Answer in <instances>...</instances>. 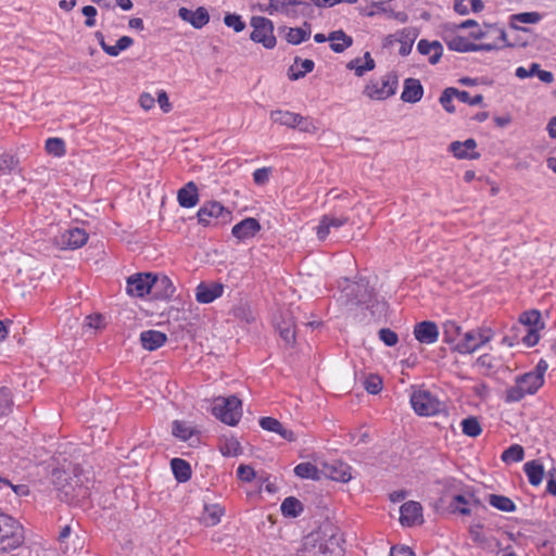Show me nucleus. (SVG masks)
Segmentation results:
<instances>
[{"instance_id":"f257e3e1","label":"nucleus","mask_w":556,"mask_h":556,"mask_svg":"<svg viewBox=\"0 0 556 556\" xmlns=\"http://www.w3.org/2000/svg\"><path fill=\"white\" fill-rule=\"evenodd\" d=\"M24 529L13 517L0 511V554L10 553L24 543Z\"/></svg>"},{"instance_id":"f03ea898","label":"nucleus","mask_w":556,"mask_h":556,"mask_svg":"<svg viewBox=\"0 0 556 556\" xmlns=\"http://www.w3.org/2000/svg\"><path fill=\"white\" fill-rule=\"evenodd\" d=\"M543 383L544 378H540L531 371L517 376L515 384L505 390L504 401L506 403L519 402L526 395L536 393Z\"/></svg>"},{"instance_id":"7ed1b4c3","label":"nucleus","mask_w":556,"mask_h":556,"mask_svg":"<svg viewBox=\"0 0 556 556\" xmlns=\"http://www.w3.org/2000/svg\"><path fill=\"white\" fill-rule=\"evenodd\" d=\"M213 415L228 426H236L242 416V403L236 395L217 397L212 407Z\"/></svg>"},{"instance_id":"20e7f679","label":"nucleus","mask_w":556,"mask_h":556,"mask_svg":"<svg viewBox=\"0 0 556 556\" xmlns=\"http://www.w3.org/2000/svg\"><path fill=\"white\" fill-rule=\"evenodd\" d=\"M397 87V74L395 72H389L379 79L369 80L363 92L371 100L382 101L394 96Z\"/></svg>"},{"instance_id":"39448f33","label":"nucleus","mask_w":556,"mask_h":556,"mask_svg":"<svg viewBox=\"0 0 556 556\" xmlns=\"http://www.w3.org/2000/svg\"><path fill=\"white\" fill-rule=\"evenodd\" d=\"M493 339V331L490 328H476L467 331L452 350L460 354H471L485 345Z\"/></svg>"},{"instance_id":"423d86ee","label":"nucleus","mask_w":556,"mask_h":556,"mask_svg":"<svg viewBox=\"0 0 556 556\" xmlns=\"http://www.w3.org/2000/svg\"><path fill=\"white\" fill-rule=\"evenodd\" d=\"M410 404L420 416H434L443 410L444 405L427 390H416L410 395Z\"/></svg>"},{"instance_id":"0eeeda50","label":"nucleus","mask_w":556,"mask_h":556,"mask_svg":"<svg viewBox=\"0 0 556 556\" xmlns=\"http://www.w3.org/2000/svg\"><path fill=\"white\" fill-rule=\"evenodd\" d=\"M253 30L250 35L251 40L262 43L266 49H273L276 46L273 22L263 16H253L251 18Z\"/></svg>"},{"instance_id":"6e6552de","label":"nucleus","mask_w":556,"mask_h":556,"mask_svg":"<svg viewBox=\"0 0 556 556\" xmlns=\"http://www.w3.org/2000/svg\"><path fill=\"white\" fill-rule=\"evenodd\" d=\"M274 326L285 344L293 348L296 341L295 320L290 311H282L274 319Z\"/></svg>"},{"instance_id":"1a4fd4ad","label":"nucleus","mask_w":556,"mask_h":556,"mask_svg":"<svg viewBox=\"0 0 556 556\" xmlns=\"http://www.w3.org/2000/svg\"><path fill=\"white\" fill-rule=\"evenodd\" d=\"M199 223L203 226H208L213 218H220L223 223L227 222L231 212L225 208V206L217 201L205 202L197 213Z\"/></svg>"},{"instance_id":"9d476101","label":"nucleus","mask_w":556,"mask_h":556,"mask_svg":"<svg viewBox=\"0 0 556 556\" xmlns=\"http://www.w3.org/2000/svg\"><path fill=\"white\" fill-rule=\"evenodd\" d=\"M154 276L152 274H136L127 279V293L131 296L142 298L153 290Z\"/></svg>"},{"instance_id":"9b49d317","label":"nucleus","mask_w":556,"mask_h":556,"mask_svg":"<svg viewBox=\"0 0 556 556\" xmlns=\"http://www.w3.org/2000/svg\"><path fill=\"white\" fill-rule=\"evenodd\" d=\"M400 521L406 527L422 523L424 517L421 504L415 501L404 503L400 508Z\"/></svg>"},{"instance_id":"f8f14e48","label":"nucleus","mask_w":556,"mask_h":556,"mask_svg":"<svg viewBox=\"0 0 556 556\" xmlns=\"http://www.w3.org/2000/svg\"><path fill=\"white\" fill-rule=\"evenodd\" d=\"M415 339L421 344H433L439 339V328L434 321L424 320L414 326Z\"/></svg>"},{"instance_id":"ddd939ff","label":"nucleus","mask_w":556,"mask_h":556,"mask_svg":"<svg viewBox=\"0 0 556 556\" xmlns=\"http://www.w3.org/2000/svg\"><path fill=\"white\" fill-rule=\"evenodd\" d=\"M88 238L89 235L85 229L74 227L67 229L61 235L59 244L64 249L76 250L85 245L88 241Z\"/></svg>"},{"instance_id":"4468645a","label":"nucleus","mask_w":556,"mask_h":556,"mask_svg":"<svg viewBox=\"0 0 556 556\" xmlns=\"http://www.w3.org/2000/svg\"><path fill=\"white\" fill-rule=\"evenodd\" d=\"M477 142L475 139L469 138L465 141H453L448 151L453 153V155L459 160H478L480 157V153L476 151Z\"/></svg>"},{"instance_id":"2eb2a0df","label":"nucleus","mask_w":556,"mask_h":556,"mask_svg":"<svg viewBox=\"0 0 556 556\" xmlns=\"http://www.w3.org/2000/svg\"><path fill=\"white\" fill-rule=\"evenodd\" d=\"M178 16L182 21L190 23L197 29H201L210 22V14L204 7H199L195 11L180 8L178 10Z\"/></svg>"},{"instance_id":"dca6fc26","label":"nucleus","mask_w":556,"mask_h":556,"mask_svg":"<svg viewBox=\"0 0 556 556\" xmlns=\"http://www.w3.org/2000/svg\"><path fill=\"white\" fill-rule=\"evenodd\" d=\"M351 466L341 460H333L324 465V473L331 480L348 482L352 479Z\"/></svg>"},{"instance_id":"f3484780","label":"nucleus","mask_w":556,"mask_h":556,"mask_svg":"<svg viewBox=\"0 0 556 556\" xmlns=\"http://www.w3.org/2000/svg\"><path fill=\"white\" fill-rule=\"evenodd\" d=\"M480 505V501L475 497L473 494H457L453 496V500L450 504V508L453 513H458L464 516H469L471 514V508Z\"/></svg>"},{"instance_id":"a211bd4d","label":"nucleus","mask_w":556,"mask_h":556,"mask_svg":"<svg viewBox=\"0 0 556 556\" xmlns=\"http://www.w3.org/2000/svg\"><path fill=\"white\" fill-rule=\"evenodd\" d=\"M261 230V225L257 219L247 217L232 227L231 233L239 240H247L253 238Z\"/></svg>"},{"instance_id":"6ab92c4d","label":"nucleus","mask_w":556,"mask_h":556,"mask_svg":"<svg viewBox=\"0 0 556 556\" xmlns=\"http://www.w3.org/2000/svg\"><path fill=\"white\" fill-rule=\"evenodd\" d=\"M224 287L220 283L206 285L201 282L195 289V300L208 304L222 296Z\"/></svg>"},{"instance_id":"aec40b11","label":"nucleus","mask_w":556,"mask_h":556,"mask_svg":"<svg viewBox=\"0 0 556 556\" xmlns=\"http://www.w3.org/2000/svg\"><path fill=\"white\" fill-rule=\"evenodd\" d=\"M424 96V87L419 79L406 78L401 94V100L406 103H417Z\"/></svg>"},{"instance_id":"412c9836","label":"nucleus","mask_w":556,"mask_h":556,"mask_svg":"<svg viewBox=\"0 0 556 556\" xmlns=\"http://www.w3.org/2000/svg\"><path fill=\"white\" fill-rule=\"evenodd\" d=\"M177 201L181 207L191 208L199 202V189L193 181L187 182L177 192Z\"/></svg>"},{"instance_id":"4be33fe9","label":"nucleus","mask_w":556,"mask_h":556,"mask_svg":"<svg viewBox=\"0 0 556 556\" xmlns=\"http://www.w3.org/2000/svg\"><path fill=\"white\" fill-rule=\"evenodd\" d=\"M349 222V218L345 216H333V215H324L317 226V237L319 240H325L330 233L331 228H340L344 226Z\"/></svg>"},{"instance_id":"5701e85b","label":"nucleus","mask_w":556,"mask_h":556,"mask_svg":"<svg viewBox=\"0 0 556 556\" xmlns=\"http://www.w3.org/2000/svg\"><path fill=\"white\" fill-rule=\"evenodd\" d=\"M417 51L422 55H429L430 64H437L443 54V46L440 41H429L420 39L417 43Z\"/></svg>"},{"instance_id":"b1692460","label":"nucleus","mask_w":556,"mask_h":556,"mask_svg":"<svg viewBox=\"0 0 556 556\" xmlns=\"http://www.w3.org/2000/svg\"><path fill=\"white\" fill-rule=\"evenodd\" d=\"M140 341L143 349L155 351L165 344L167 336L159 330H146L141 332Z\"/></svg>"},{"instance_id":"393cba45","label":"nucleus","mask_w":556,"mask_h":556,"mask_svg":"<svg viewBox=\"0 0 556 556\" xmlns=\"http://www.w3.org/2000/svg\"><path fill=\"white\" fill-rule=\"evenodd\" d=\"M491 31H494L497 34V38L504 42V46H513L510 42L507 41V35L504 28L497 26L496 24H483V28H481L479 25L478 27H475L469 34V36L475 40H480L483 38H488L489 34Z\"/></svg>"},{"instance_id":"a878e982","label":"nucleus","mask_w":556,"mask_h":556,"mask_svg":"<svg viewBox=\"0 0 556 556\" xmlns=\"http://www.w3.org/2000/svg\"><path fill=\"white\" fill-rule=\"evenodd\" d=\"M260 426L267 431L278 433L281 438L287 441H294L295 434L292 430H289L283 427V425L276 418L273 417H262L260 419Z\"/></svg>"},{"instance_id":"bb28decb","label":"nucleus","mask_w":556,"mask_h":556,"mask_svg":"<svg viewBox=\"0 0 556 556\" xmlns=\"http://www.w3.org/2000/svg\"><path fill=\"white\" fill-rule=\"evenodd\" d=\"M346 298L350 302L355 304H365L370 299V293L364 283L349 282L344 289Z\"/></svg>"},{"instance_id":"cd10ccee","label":"nucleus","mask_w":556,"mask_h":556,"mask_svg":"<svg viewBox=\"0 0 556 556\" xmlns=\"http://www.w3.org/2000/svg\"><path fill=\"white\" fill-rule=\"evenodd\" d=\"M330 49L336 53H342L353 45V38L343 30H334L328 35Z\"/></svg>"},{"instance_id":"c85d7f7f","label":"nucleus","mask_w":556,"mask_h":556,"mask_svg":"<svg viewBox=\"0 0 556 556\" xmlns=\"http://www.w3.org/2000/svg\"><path fill=\"white\" fill-rule=\"evenodd\" d=\"M376 66L375 60L371 58L369 52L364 54V64L361 58L351 60L346 67L355 72V75L362 77L366 72L374 70Z\"/></svg>"},{"instance_id":"c756f323","label":"nucleus","mask_w":556,"mask_h":556,"mask_svg":"<svg viewBox=\"0 0 556 556\" xmlns=\"http://www.w3.org/2000/svg\"><path fill=\"white\" fill-rule=\"evenodd\" d=\"M291 7L308 8L309 4L306 1L300 0H269V7L267 8L266 11L270 15H273L275 12L290 14Z\"/></svg>"},{"instance_id":"7c9ffc66","label":"nucleus","mask_w":556,"mask_h":556,"mask_svg":"<svg viewBox=\"0 0 556 556\" xmlns=\"http://www.w3.org/2000/svg\"><path fill=\"white\" fill-rule=\"evenodd\" d=\"M170 468L175 479L178 482H187L190 480L192 470L190 464L182 458H173L170 460Z\"/></svg>"},{"instance_id":"2f4dec72","label":"nucleus","mask_w":556,"mask_h":556,"mask_svg":"<svg viewBox=\"0 0 556 556\" xmlns=\"http://www.w3.org/2000/svg\"><path fill=\"white\" fill-rule=\"evenodd\" d=\"M523 471L528 477L530 484L538 486L544 477L543 465L538 460H531L523 465Z\"/></svg>"},{"instance_id":"473e14b6","label":"nucleus","mask_w":556,"mask_h":556,"mask_svg":"<svg viewBox=\"0 0 556 556\" xmlns=\"http://www.w3.org/2000/svg\"><path fill=\"white\" fill-rule=\"evenodd\" d=\"M298 116H299V113L283 111V110H276L270 113V119L274 123L292 128V129L296 128Z\"/></svg>"},{"instance_id":"72a5a7b5","label":"nucleus","mask_w":556,"mask_h":556,"mask_svg":"<svg viewBox=\"0 0 556 556\" xmlns=\"http://www.w3.org/2000/svg\"><path fill=\"white\" fill-rule=\"evenodd\" d=\"M294 63L295 65H300V68L296 72L293 66L289 68L288 77L290 80H298L304 77L307 73H311L315 66L314 61L309 59L301 60L299 56L295 58Z\"/></svg>"},{"instance_id":"f704fd0d","label":"nucleus","mask_w":556,"mask_h":556,"mask_svg":"<svg viewBox=\"0 0 556 556\" xmlns=\"http://www.w3.org/2000/svg\"><path fill=\"white\" fill-rule=\"evenodd\" d=\"M281 513L285 517H298L303 511V504L295 497H286L280 506Z\"/></svg>"},{"instance_id":"c9c22d12","label":"nucleus","mask_w":556,"mask_h":556,"mask_svg":"<svg viewBox=\"0 0 556 556\" xmlns=\"http://www.w3.org/2000/svg\"><path fill=\"white\" fill-rule=\"evenodd\" d=\"M219 451L227 457L238 456L242 453L240 442L233 437L222 439L219 442Z\"/></svg>"},{"instance_id":"e433bc0d","label":"nucleus","mask_w":556,"mask_h":556,"mask_svg":"<svg viewBox=\"0 0 556 556\" xmlns=\"http://www.w3.org/2000/svg\"><path fill=\"white\" fill-rule=\"evenodd\" d=\"M447 47L452 51L456 52H475V43L470 42L467 38L463 36H455L448 40H445Z\"/></svg>"},{"instance_id":"4c0bfd02","label":"nucleus","mask_w":556,"mask_h":556,"mask_svg":"<svg viewBox=\"0 0 556 556\" xmlns=\"http://www.w3.org/2000/svg\"><path fill=\"white\" fill-rule=\"evenodd\" d=\"M294 473L302 479L319 480L320 471L312 463H301L294 467Z\"/></svg>"},{"instance_id":"58836bf2","label":"nucleus","mask_w":556,"mask_h":556,"mask_svg":"<svg viewBox=\"0 0 556 556\" xmlns=\"http://www.w3.org/2000/svg\"><path fill=\"white\" fill-rule=\"evenodd\" d=\"M489 503L491 506L505 513H513L517 508L515 503L509 497L504 495L491 494L489 497Z\"/></svg>"},{"instance_id":"ea45409f","label":"nucleus","mask_w":556,"mask_h":556,"mask_svg":"<svg viewBox=\"0 0 556 556\" xmlns=\"http://www.w3.org/2000/svg\"><path fill=\"white\" fill-rule=\"evenodd\" d=\"M224 514V509L218 505H210L205 506L204 515L202 520L205 526L213 527L216 526L220 521V517Z\"/></svg>"},{"instance_id":"a19ab883","label":"nucleus","mask_w":556,"mask_h":556,"mask_svg":"<svg viewBox=\"0 0 556 556\" xmlns=\"http://www.w3.org/2000/svg\"><path fill=\"white\" fill-rule=\"evenodd\" d=\"M462 327L453 321L447 320L443 325V337L444 342L447 344H454L457 343L456 340L460 336Z\"/></svg>"},{"instance_id":"79ce46f5","label":"nucleus","mask_w":556,"mask_h":556,"mask_svg":"<svg viewBox=\"0 0 556 556\" xmlns=\"http://www.w3.org/2000/svg\"><path fill=\"white\" fill-rule=\"evenodd\" d=\"M541 17H542L541 14L538 12L518 13V14L511 15L510 25L514 28L527 30L526 28L518 27L515 23L518 22V23H523V24H535L541 21Z\"/></svg>"},{"instance_id":"37998d69","label":"nucleus","mask_w":556,"mask_h":556,"mask_svg":"<svg viewBox=\"0 0 556 556\" xmlns=\"http://www.w3.org/2000/svg\"><path fill=\"white\" fill-rule=\"evenodd\" d=\"M460 425L463 433L470 438H477L482 432L481 425L477 417H467L462 421Z\"/></svg>"},{"instance_id":"c03bdc74","label":"nucleus","mask_w":556,"mask_h":556,"mask_svg":"<svg viewBox=\"0 0 556 556\" xmlns=\"http://www.w3.org/2000/svg\"><path fill=\"white\" fill-rule=\"evenodd\" d=\"M525 457V450L519 444H513L506 448L501 458L504 463H519Z\"/></svg>"},{"instance_id":"a18cd8bd","label":"nucleus","mask_w":556,"mask_h":556,"mask_svg":"<svg viewBox=\"0 0 556 556\" xmlns=\"http://www.w3.org/2000/svg\"><path fill=\"white\" fill-rule=\"evenodd\" d=\"M45 148L48 154L56 157H61L66 153L65 142L61 138L53 137L47 139Z\"/></svg>"},{"instance_id":"49530a36","label":"nucleus","mask_w":556,"mask_h":556,"mask_svg":"<svg viewBox=\"0 0 556 556\" xmlns=\"http://www.w3.org/2000/svg\"><path fill=\"white\" fill-rule=\"evenodd\" d=\"M153 289H160V295L163 298L172 296L175 291L173 283L167 276H154Z\"/></svg>"},{"instance_id":"de8ad7c7","label":"nucleus","mask_w":556,"mask_h":556,"mask_svg":"<svg viewBox=\"0 0 556 556\" xmlns=\"http://www.w3.org/2000/svg\"><path fill=\"white\" fill-rule=\"evenodd\" d=\"M519 321L522 325L528 326L529 328H539L540 329L539 325L541 323V313L536 309L523 312L519 317ZM542 327H543V324L541 325V328Z\"/></svg>"},{"instance_id":"09e8293b","label":"nucleus","mask_w":556,"mask_h":556,"mask_svg":"<svg viewBox=\"0 0 556 556\" xmlns=\"http://www.w3.org/2000/svg\"><path fill=\"white\" fill-rule=\"evenodd\" d=\"M18 160L9 153L0 154V175H10L17 166Z\"/></svg>"},{"instance_id":"8fccbe9b","label":"nucleus","mask_w":556,"mask_h":556,"mask_svg":"<svg viewBox=\"0 0 556 556\" xmlns=\"http://www.w3.org/2000/svg\"><path fill=\"white\" fill-rule=\"evenodd\" d=\"M457 89L454 87H448L443 90V92L440 96V103L444 108V110L448 113L455 112V106L453 105L452 101L454 98H456Z\"/></svg>"},{"instance_id":"3c124183","label":"nucleus","mask_w":556,"mask_h":556,"mask_svg":"<svg viewBox=\"0 0 556 556\" xmlns=\"http://www.w3.org/2000/svg\"><path fill=\"white\" fill-rule=\"evenodd\" d=\"M172 432L176 438L182 441H188L193 434L192 429L179 420L173 422Z\"/></svg>"},{"instance_id":"603ef678","label":"nucleus","mask_w":556,"mask_h":556,"mask_svg":"<svg viewBox=\"0 0 556 556\" xmlns=\"http://www.w3.org/2000/svg\"><path fill=\"white\" fill-rule=\"evenodd\" d=\"M309 36V33L301 27L289 28L286 35V39L291 45H300L305 41Z\"/></svg>"},{"instance_id":"864d4df0","label":"nucleus","mask_w":556,"mask_h":556,"mask_svg":"<svg viewBox=\"0 0 556 556\" xmlns=\"http://www.w3.org/2000/svg\"><path fill=\"white\" fill-rule=\"evenodd\" d=\"M296 128L307 134H315L317 131L315 121L309 116H303L301 114H299L296 119Z\"/></svg>"},{"instance_id":"5fc2aeb1","label":"nucleus","mask_w":556,"mask_h":556,"mask_svg":"<svg viewBox=\"0 0 556 556\" xmlns=\"http://www.w3.org/2000/svg\"><path fill=\"white\" fill-rule=\"evenodd\" d=\"M12 394L8 388H0V415H7L12 407Z\"/></svg>"},{"instance_id":"6e6d98bb","label":"nucleus","mask_w":556,"mask_h":556,"mask_svg":"<svg viewBox=\"0 0 556 556\" xmlns=\"http://www.w3.org/2000/svg\"><path fill=\"white\" fill-rule=\"evenodd\" d=\"M365 390L370 394H378L382 389V380L379 376L369 375L364 381Z\"/></svg>"},{"instance_id":"4d7b16f0","label":"nucleus","mask_w":556,"mask_h":556,"mask_svg":"<svg viewBox=\"0 0 556 556\" xmlns=\"http://www.w3.org/2000/svg\"><path fill=\"white\" fill-rule=\"evenodd\" d=\"M224 23L226 26L231 27L236 33L242 31L245 27V23L238 14H227L224 17Z\"/></svg>"},{"instance_id":"13d9d810","label":"nucleus","mask_w":556,"mask_h":556,"mask_svg":"<svg viewBox=\"0 0 556 556\" xmlns=\"http://www.w3.org/2000/svg\"><path fill=\"white\" fill-rule=\"evenodd\" d=\"M456 98L460 102L467 103L469 105H478V104L482 103V101H483V96L482 94H476V96L471 97L468 91L458 90V89H457V92H456Z\"/></svg>"},{"instance_id":"bf43d9fd","label":"nucleus","mask_w":556,"mask_h":556,"mask_svg":"<svg viewBox=\"0 0 556 556\" xmlns=\"http://www.w3.org/2000/svg\"><path fill=\"white\" fill-rule=\"evenodd\" d=\"M379 339L387 345V346H394L397 341L399 337L397 334L389 329V328H382L379 330Z\"/></svg>"},{"instance_id":"052dcab7","label":"nucleus","mask_w":556,"mask_h":556,"mask_svg":"<svg viewBox=\"0 0 556 556\" xmlns=\"http://www.w3.org/2000/svg\"><path fill=\"white\" fill-rule=\"evenodd\" d=\"M237 476L244 482H251L255 477V471L251 466L240 465L237 469Z\"/></svg>"},{"instance_id":"680f3d73","label":"nucleus","mask_w":556,"mask_h":556,"mask_svg":"<svg viewBox=\"0 0 556 556\" xmlns=\"http://www.w3.org/2000/svg\"><path fill=\"white\" fill-rule=\"evenodd\" d=\"M81 12L86 16L85 25L93 27L96 25L97 9L93 5H85Z\"/></svg>"},{"instance_id":"e2e57ef3","label":"nucleus","mask_w":556,"mask_h":556,"mask_svg":"<svg viewBox=\"0 0 556 556\" xmlns=\"http://www.w3.org/2000/svg\"><path fill=\"white\" fill-rule=\"evenodd\" d=\"M270 168L262 167L257 168L253 173V180L256 185H265L269 179Z\"/></svg>"},{"instance_id":"0e129e2a","label":"nucleus","mask_w":556,"mask_h":556,"mask_svg":"<svg viewBox=\"0 0 556 556\" xmlns=\"http://www.w3.org/2000/svg\"><path fill=\"white\" fill-rule=\"evenodd\" d=\"M86 326L92 329H101L104 327V317L101 314L89 315L86 317Z\"/></svg>"},{"instance_id":"69168bd1","label":"nucleus","mask_w":556,"mask_h":556,"mask_svg":"<svg viewBox=\"0 0 556 556\" xmlns=\"http://www.w3.org/2000/svg\"><path fill=\"white\" fill-rule=\"evenodd\" d=\"M540 339L539 328H529L527 334L523 337L522 342L527 346H534Z\"/></svg>"},{"instance_id":"338daca9","label":"nucleus","mask_w":556,"mask_h":556,"mask_svg":"<svg viewBox=\"0 0 556 556\" xmlns=\"http://www.w3.org/2000/svg\"><path fill=\"white\" fill-rule=\"evenodd\" d=\"M477 365L491 370L495 367V358L491 354H483L477 358Z\"/></svg>"},{"instance_id":"774afa93","label":"nucleus","mask_w":556,"mask_h":556,"mask_svg":"<svg viewBox=\"0 0 556 556\" xmlns=\"http://www.w3.org/2000/svg\"><path fill=\"white\" fill-rule=\"evenodd\" d=\"M390 556H415V553L408 546H392Z\"/></svg>"}]
</instances>
